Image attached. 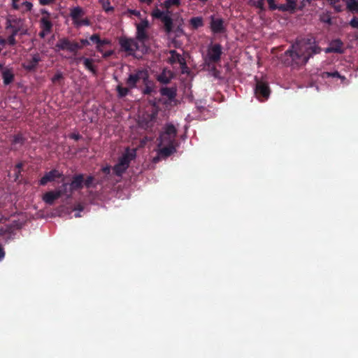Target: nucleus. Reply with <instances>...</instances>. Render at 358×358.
Segmentation results:
<instances>
[{
	"instance_id": "obj_1",
	"label": "nucleus",
	"mask_w": 358,
	"mask_h": 358,
	"mask_svg": "<svg viewBox=\"0 0 358 358\" xmlns=\"http://www.w3.org/2000/svg\"><path fill=\"white\" fill-rule=\"evenodd\" d=\"M320 52V48L317 46L313 38L302 39L292 45L291 49L285 52V55L290 57V61H286L288 65L295 64L303 65L307 63L309 58L315 54Z\"/></svg>"
},
{
	"instance_id": "obj_2",
	"label": "nucleus",
	"mask_w": 358,
	"mask_h": 358,
	"mask_svg": "<svg viewBox=\"0 0 358 358\" xmlns=\"http://www.w3.org/2000/svg\"><path fill=\"white\" fill-rule=\"evenodd\" d=\"M176 134L177 129L173 124H167L163 127L157 144L159 155L167 157L176 151Z\"/></svg>"
},
{
	"instance_id": "obj_3",
	"label": "nucleus",
	"mask_w": 358,
	"mask_h": 358,
	"mask_svg": "<svg viewBox=\"0 0 358 358\" xmlns=\"http://www.w3.org/2000/svg\"><path fill=\"white\" fill-rule=\"evenodd\" d=\"M136 149L127 148L119 159L117 164L113 168L115 174L118 176H122L128 169L130 162L136 158Z\"/></svg>"
},
{
	"instance_id": "obj_4",
	"label": "nucleus",
	"mask_w": 358,
	"mask_h": 358,
	"mask_svg": "<svg viewBox=\"0 0 358 358\" xmlns=\"http://www.w3.org/2000/svg\"><path fill=\"white\" fill-rule=\"evenodd\" d=\"M222 53V46L220 44H210L206 52L203 53V59L205 64L210 66L220 60Z\"/></svg>"
},
{
	"instance_id": "obj_5",
	"label": "nucleus",
	"mask_w": 358,
	"mask_h": 358,
	"mask_svg": "<svg viewBox=\"0 0 358 358\" xmlns=\"http://www.w3.org/2000/svg\"><path fill=\"white\" fill-rule=\"evenodd\" d=\"M121 48L129 54H133L136 51L142 53L147 52L145 44L140 43L136 38H121L120 40Z\"/></svg>"
},
{
	"instance_id": "obj_6",
	"label": "nucleus",
	"mask_w": 358,
	"mask_h": 358,
	"mask_svg": "<svg viewBox=\"0 0 358 358\" xmlns=\"http://www.w3.org/2000/svg\"><path fill=\"white\" fill-rule=\"evenodd\" d=\"M151 15L153 18L159 19L164 24L165 31L167 34H170L173 29L172 12L166 9L161 10L156 8L152 10Z\"/></svg>"
},
{
	"instance_id": "obj_7",
	"label": "nucleus",
	"mask_w": 358,
	"mask_h": 358,
	"mask_svg": "<svg viewBox=\"0 0 358 358\" xmlns=\"http://www.w3.org/2000/svg\"><path fill=\"white\" fill-rule=\"evenodd\" d=\"M148 79V73L146 70H138L135 73H130L126 80V83L129 88L133 89L136 87L138 82L143 81L146 84Z\"/></svg>"
},
{
	"instance_id": "obj_8",
	"label": "nucleus",
	"mask_w": 358,
	"mask_h": 358,
	"mask_svg": "<svg viewBox=\"0 0 358 358\" xmlns=\"http://www.w3.org/2000/svg\"><path fill=\"white\" fill-rule=\"evenodd\" d=\"M270 93L271 91L267 82L263 80L256 79L255 94L257 99L259 101H264L268 99Z\"/></svg>"
},
{
	"instance_id": "obj_9",
	"label": "nucleus",
	"mask_w": 358,
	"mask_h": 358,
	"mask_svg": "<svg viewBox=\"0 0 358 358\" xmlns=\"http://www.w3.org/2000/svg\"><path fill=\"white\" fill-rule=\"evenodd\" d=\"M135 25L136 27V38L140 43L145 44V41L148 39L147 29H148L150 24L148 19L144 17V19H141V21L139 23H136Z\"/></svg>"
},
{
	"instance_id": "obj_10",
	"label": "nucleus",
	"mask_w": 358,
	"mask_h": 358,
	"mask_svg": "<svg viewBox=\"0 0 358 358\" xmlns=\"http://www.w3.org/2000/svg\"><path fill=\"white\" fill-rule=\"evenodd\" d=\"M56 48L59 50H66L70 52H76L78 49L82 48V46L78 43L70 41L67 38H62L57 43Z\"/></svg>"
},
{
	"instance_id": "obj_11",
	"label": "nucleus",
	"mask_w": 358,
	"mask_h": 358,
	"mask_svg": "<svg viewBox=\"0 0 358 358\" xmlns=\"http://www.w3.org/2000/svg\"><path fill=\"white\" fill-rule=\"evenodd\" d=\"M23 24L24 22L21 18L9 16L7 18L6 29H10L11 32H14V35H17L22 29Z\"/></svg>"
},
{
	"instance_id": "obj_12",
	"label": "nucleus",
	"mask_w": 358,
	"mask_h": 358,
	"mask_svg": "<svg viewBox=\"0 0 358 358\" xmlns=\"http://www.w3.org/2000/svg\"><path fill=\"white\" fill-rule=\"evenodd\" d=\"M210 29L214 34H222L224 31V21L220 17H210Z\"/></svg>"
},
{
	"instance_id": "obj_13",
	"label": "nucleus",
	"mask_w": 358,
	"mask_h": 358,
	"mask_svg": "<svg viewBox=\"0 0 358 358\" xmlns=\"http://www.w3.org/2000/svg\"><path fill=\"white\" fill-rule=\"evenodd\" d=\"M12 7L15 10H17L22 13H25L32 9L33 4L27 1H21V0H18L16 2L15 1L12 3Z\"/></svg>"
},
{
	"instance_id": "obj_14",
	"label": "nucleus",
	"mask_w": 358,
	"mask_h": 358,
	"mask_svg": "<svg viewBox=\"0 0 358 358\" xmlns=\"http://www.w3.org/2000/svg\"><path fill=\"white\" fill-rule=\"evenodd\" d=\"M52 27V24L50 22V17H42V18L41 19V31L39 35L42 38H44L45 36H47L48 34L50 33Z\"/></svg>"
},
{
	"instance_id": "obj_15",
	"label": "nucleus",
	"mask_w": 358,
	"mask_h": 358,
	"mask_svg": "<svg viewBox=\"0 0 358 358\" xmlns=\"http://www.w3.org/2000/svg\"><path fill=\"white\" fill-rule=\"evenodd\" d=\"M343 42L340 39L333 40L332 41H331V43L329 45V47L327 48L324 51L326 53H342L343 52Z\"/></svg>"
},
{
	"instance_id": "obj_16",
	"label": "nucleus",
	"mask_w": 358,
	"mask_h": 358,
	"mask_svg": "<svg viewBox=\"0 0 358 358\" xmlns=\"http://www.w3.org/2000/svg\"><path fill=\"white\" fill-rule=\"evenodd\" d=\"M62 174L57 170H52L46 173L39 181L41 185H45L47 182L54 181L55 178H60Z\"/></svg>"
},
{
	"instance_id": "obj_17",
	"label": "nucleus",
	"mask_w": 358,
	"mask_h": 358,
	"mask_svg": "<svg viewBox=\"0 0 358 358\" xmlns=\"http://www.w3.org/2000/svg\"><path fill=\"white\" fill-rule=\"evenodd\" d=\"M61 196H62V192H58V190L50 191V192H46L43 196V200L47 204L52 205V204H53L55 200L57 199Z\"/></svg>"
},
{
	"instance_id": "obj_18",
	"label": "nucleus",
	"mask_w": 358,
	"mask_h": 358,
	"mask_svg": "<svg viewBox=\"0 0 358 358\" xmlns=\"http://www.w3.org/2000/svg\"><path fill=\"white\" fill-rule=\"evenodd\" d=\"M41 61V57L38 54H35L31 57V59L29 61H27L23 64V66L25 69L29 71L34 70L38 63Z\"/></svg>"
},
{
	"instance_id": "obj_19",
	"label": "nucleus",
	"mask_w": 358,
	"mask_h": 358,
	"mask_svg": "<svg viewBox=\"0 0 358 358\" xmlns=\"http://www.w3.org/2000/svg\"><path fill=\"white\" fill-rule=\"evenodd\" d=\"M83 15L84 10L80 6H76L71 9L70 16L73 20V24L77 22Z\"/></svg>"
},
{
	"instance_id": "obj_20",
	"label": "nucleus",
	"mask_w": 358,
	"mask_h": 358,
	"mask_svg": "<svg viewBox=\"0 0 358 358\" xmlns=\"http://www.w3.org/2000/svg\"><path fill=\"white\" fill-rule=\"evenodd\" d=\"M83 182V177L82 175L76 176L73 178L72 182L69 184V188L73 192L81 188Z\"/></svg>"
},
{
	"instance_id": "obj_21",
	"label": "nucleus",
	"mask_w": 358,
	"mask_h": 358,
	"mask_svg": "<svg viewBox=\"0 0 358 358\" xmlns=\"http://www.w3.org/2000/svg\"><path fill=\"white\" fill-rule=\"evenodd\" d=\"M171 57L169 58L171 63H179L181 65L185 64V59L180 55L177 53L175 50L170 51Z\"/></svg>"
},
{
	"instance_id": "obj_22",
	"label": "nucleus",
	"mask_w": 358,
	"mask_h": 358,
	"mask_svg": "<svg viewBox=\"0 0 358 358\" xmlns=\"http://www.w3.org/2000/svg\"><path fill=\"white\" fill-rule=\"evenodd\" d=\"M327 1L336 11L341 12L345 6L346 0H327Z\"/></svg>"
},
{
	"instance_id": "obj_23",
	"label": "nucleus",
	"mask_w": 358,
	"mask_h": 358,
	"mask_svg": "<svg viewBox=\"0 0 358 358\" xmlns=\"http://www.w3.org/2000/svg\"><path fill=\"white\" fill-rule=\"evenodd\" d=\"M2 77L5 85L10 84L13 79V75L10 70L3 69L2 71Z\"/></svg>"
},
{
	"instance_id": "obj_24",
	"label": "nucleus",
	"mask_w": 358,
	"mask_h": 358,
	"mask_svg": "<svg viewBox=\"0 0 358 358\" xmlns=\"http://www.w3.org/2000/svg\"><path fill=\"white\" fill-rule=\"evenodd\" d=\"M345 5L347 8L351 12H358V2L357 0H346Z\"/></svg>"
},
{
	"instance_id": "obj_25",
	"label": "nucleus",
	"mask_w": 358,
	"mask_h": 358,
	"mask_svg": "<svg viewBox=\"0 0 358 358\" xmlns=\"http://www.w3.org/2000/svg\"><path fill=\"white\" fill-rule=\"evenodd\" d=\"M58 192H62V196H64L66 198H70L73 192V191L69 188V183L63 184L62 189H58Z\"/></svg>"
},
{
	"instance_id": "obj_26",
	"label": "nucleus",
	"mask_w": 358,
	"mask_h": 358,
	"mask_svg": "<svg viewBox=\"0 0 358 358\" xmlns=\"http://www.w3.org/2000/svg\"><path fill=\"white\" fill-rule=\"evenodd\" d=\"M181 0H165L164 2L162 4V6L169 10L172 6H178L180 5Z\"/></svg>"
},
{
	"instance_id": "obj_27",
	"label": "nucleus",
	"mask_w": 358,
	"mask_h": 358,
	"mask_svg": "<svg viewBox=\"0 0 358 358\" xmlns=\"http://www.w3.org/2000/svg\"><path fill=\"white\" fill-rule=\"evenodd\" d=\"M189 22L193 28L197 29L203 26V18L201 17H195L190 19Z\"/></svg>"
},
{
	"instance_id": "obj_28",
	"label": "nucleus",
	"mask_w": 358,
	"mask_h": 358,
	"mask_svg": "<svg viewBox=\"0 0 358 358\" xmlns=\"http://www.w3.org/2000/svg\"><path fill=\"white\" fill-rule=\"evenodd\" d=\"M161 94L164 96H168L170 99H172L176 96V92L173 89L164 87L161 90Z\"/></svg>"
},
{
	"instance_id": "obj_29",
	"label": "nucleus",
	"mask_w": 358,
	"mask_h": 358,
	"mask_svg": "<svg viewBox=\"0 0 358 358\" xmlns=\"http://www.w3.org/2000/svg\"><path fill=\"white\" fill-rule=\"evenodd\" d=\"M79 59L83 61V64L86 69H87L88 70H90V71H92L93 73L95 72V70H94L93 64H92V63H93L92 59H89V58H84V57H80Z\"/></svg>"
},
{
	"instance_id": "obj_30",
	"label": "nucleus",
	"mask_w": 358,
	"mask_h": 358,
	"mask_svg": "<svg viewBox=\"0 0 358 358\" xmlns=\"http://www.w3.org/2000/svg\"><path fill=\"white\" fill-rule=\"evenodd\" d=\"M99 3L101 4L103 9L106 12H110L114 10V8L110 6L109 0H99Z\"/></svg>"
},
{
	"instance_id": "obj_31",
	"label": "nucleus",
	"mask_w": 358,
	"mask_h": 358,
	"mask_svg": "<svg viewBox=\"0 0 358 358\" xmlns=\"http://www.w3.org/2000/svg\"><path fill=\"white\" fill-rule=\"evenodd\" d=\"M129 87H123L121 84L117 85V91L118 93V96L124 97L125 96H127L129 93Z\"/></svg>"
},
{
	"instance_id": "obj_32",
	"label": "nucleus",
	"mask_w": 358,
	"mask_h": 358,
	"mask_svg": "<svg viewBox=\"0 0 358 358\" xmlns=\"http://www.w3.org/2000/svg\"><path fill=\"white\" fill-rule=\"evenodd\" d=\"M321 76L322 78H329V77L339 78L341 80H345V78L343 76H341L338 71H334L332 73L323 72L321 73Z\"/></svg>"
},
{
	"instance_id": "obj_33",
	"label": "nucleus",
	"mask_w": 358,
	"mask_h": 358,
	"mask_svg": "<svg viewBox=\"0 0 358 358\" xmlns=\"http://www.w3.org/2000/svg\"><path fill=\"white\" fill-rule=\"evenodd\" d=\"M99 42L100 43H99L98 45H96V50H97V51H99L100 52H103L102 48L104 45H110V41L107 38L100 39Z\"/></svg>"
},
{
	"instance_id": "obj_34",
	"label": "nucleus",
	"mask_w": 358,
	"mask_h": 358,
	"mask_svg": "<svg viewBox=\"0 0 358 358\" xmlns=\"http://www.w3.org/2000/svg\"><path fill=\"white\" fill-rule=\"evenodd\" d=\"M158 80L162 83H168L171 80V73L169 72V76H167L166 73L164 71L162 74L159 76Z\"/></svg>"
},
{
	"instance_id": "obj_35",
	"label": "nucleus",
	"mask_w": 358,
	"mask_h": 358,
	"mask_svg": "<svg viewBox=\"0 0 358 358\" xmlns=\"http://www.w3.org/2000/svg\"><path fill=\"white\" fill-rule=\"evenodd\" d=\"M134 15L136 16L141 21V19H144V17H142V15L139 10H134V9H128L125 13L124 15Z\"/></svg>"
},
{
	"instance_id": "obj_36",
	"label": "nucleus",
	"mask_w": 358,
	"mask_h": 358,
	"mask_svg": "<svg viewBox=\"0 0 358 358\" xmlns=\"http://www.w3.org/2000/svg\"><path fill=\"white\" fill-rule=\"evenodd\" d=\"M320 20L328 24H331V18L328 13H322L320 17Z\"/></svg>"
},
{
	"instance_id": "obj_37",
	"label": "nucleus",
	"mask_w": 358,
	"mask_h": 358,
	"mask_svg": "<svg viewBox=\"0 0 358 358\" xmlns=\"http://www.w3.org/2000/svg\"><path fill=\"white\" fill-rule=\"evenodd\" d=\"M90 22L87 19H80L77 22L74 24L75 26L79 27L81 26H89Z\"/></svg>"
},
{
	"instance_id": "obj_38",
	"label": "nucleus",
	"mask_w": 358,
	"mask_h": 358,
	"mask_svg": "<svg viewBox=\"0 0 358 358\" xmlns=\"http://www.w3.org/2000/svg\"><path fill=\"white\" fill-rule=\"evenodd\" d=\"M286 4L290 11H294L296 7V0H286Z\"/></svg>"
},
{
	"instance_id": "obj_39",
	"label": "nucleus",
	"mask_w": 358,
	"mask_h": 358,
	"mask_svg": "<svg viewBox=\"0 0 358 358\" xmlns=\"http://www.w3.org/2000/svg\"><path fill=\"white\" fill-rule=\"evenodd\" d=\"M250 3L255 6L257 8L262 9L264 8V0H257V1L251 0Z\"/></svg>"
},
{
	"instance_id": "obj_40",
	"label": "nucleus",
	"mask_w": 358,
	"mask_h": 358,
	"mask_svg": "<svg viewBox=\"0 0 358 358\" xmlns=\"http://www.w3.org/2000/svg\"><path fill=\"white\" fill-rule=\"evenodd\" d=\"M63 78V74L62 72L60 71H58L55 73V75L51 78L52 80V82L53 83H56L57 82L59 81L60 80H62Z\"/></svg>"
},
{
	"instance_id": "obj_41",
	"label": "nucleus",
	"mask_w": 358,
	"mask_h": 358,
	"mask_svg": "<svg viewBox=\"0 0 358 358\" xmlns=\"http://www.w3.org/2000/svg\"><path fill=\"white\" fill-rule=\"evenodd\" d=\"M100 38H99V36L98 34H93L90 36V40L92 42V43H94L96 44V45H98L100 41Z\"/></svg>"
},
{
	"instance_id": "obj_42",
	"label": "nucleus",
	"mask_w": 358,
	"mask_h": 358,
	"mask_svg": "<svg viewBox=\"0 0 358 358\" xmlns=\"http://www.w3.org/2000/svg\"><path fill=\"white\" fill-rule=\"evenodd\" d=\"M16 35H14V32H12L11 36H10L7 40L6 42H8L10 45H13L15 44V36Z\"/></svg>"
},
{
	"instance_id": "obj_43",
	"label": "nucleus",
	"mask_w": 358,
	"mask_h": 358,
	"mask_svg": "<svg viewBox=\"0 0 358 358\" xmlns=\"http://www.w3.org/2000/svg\"><path fill=\"white\" fill-rule=\"evenodd\" d=\"M350 24L354 28H358V18H352L350 22Z\"/></svg>"
},
{
	"instance_id": "obj_44",
	"label": "nucleus",
	"mask_w": 358,
	"mask_h": 358,
	"mask_svg": "<svg viewBox=\"0 0 358 358\" xmlns=\"http://www.w3.org/2000/svg\"><path fill=\"white\" fill-rule=\"evenodd\" d=\"M277 8H278L279 10H282V11H290V9L289 8H288L287 6V4L285 3V4H281L279 6H277Z\"/></svg>"
},
{
	"instance_id": "obj_45",
	"label": "nucleus",
	"mask_w": 358,
	"mask_h": 358,
	"mask_svg": "<svg viewBox=\"0 0 358 358\" xmlns=\"http://www.w3.org/2000/svg\"><path fill=\"white\" fill-rule=\"evenodd\" d=\"M269 7L271 10L277 8V6L275 4V0H267Z\"/></svg>"
},
{
	"instance_id": "obj_46",
	"label": "nucleus",
	"mask_w": 358,
	"mask_h": 358,
	"mask_svg": "<svg viewBox=\"0 0 358 358\" xmlns=\"http://www.w3.org/2000/svg\"><path fill=\"white\" fill-rule=\"evenodd\" d=\"M41 5H48L54 1V0H38Z\"/></svg>"
},
{
	"instance_id": "obj_47",
	"label": "nucleus",
	"mask_w": 358,
	"mask_h": 358,
	"mask_svg": "<svg viewBox=\"0 0 358 358\" xmlns=\"http://www.w3.org/2000/svg\"><path fill=\"white\" fill-rule=\"evenodd\" d=\"M92 181H93V178H92V176H89V177L86 179V180H85V185H86L87 187H90V185L92 184Z\"/></svg>"
},
{
	"instance_id": "obj_48",
	"label": "nucleus",
	"mask_w": 358,
	"mask_h": 358,
	"mask_svg": "<svg viewBox=\"0 0 358 358\" xmlns=\"http://www.w3.org/2000/svg\"><path fill=\"white\" fill-rule=\"evenodd\" d=\"M102 171L106 173V174H108L110 173V166H106L102 168Z\"/></svg>"
},
{
	"instance_id": "obj_49",
	"label": "nucleus",
	"mask_w": 358,
	"mask_h": 358,
	"mask_svg": "<svg viewBox=\"0 0 358 358\" xmlns=\"http://www.w3.org/2000/svg\"><path fill=\"white\" fill-rule=\"evenodd\" d=\"M41 14L43 15V17H50V13L47 10L41 9Z\"/></svg>"
},
{
	"instance_id": "obj_50",
	"label": "nucleus",
	"mask_w": 358,
	"mask_h": 358,
	"mask_svg": "<svg viewBox=\"0 0 358 358\" xmlns=\"http://www.w3.org/2000/svg\"><path fill=\"white\" fill-rule=\"evenodd\" d=\"M80 43H82L83 45H90V42L87 39H81Z\"/></svg>"
},
{
	"instance_id": "obj_51",
	"label": "nucleus",
	"mask_w": 358,
	"mask_h": 358,
	"mask_svg": "<svg viewBox=\"0 0 358 358\" xmlns=\"http://www.w3.org/2000/svg\"><path fill=\"white\" fill-rule=\"evenodd\" d=\"M101 53L103 54V56L104 57H108L113 54V51H108V52H103Z\"/></svg>"
},
{
	"instance_id": "obj_52",
	"label": "nucleus",
	"mask_w": 358,
	"mask_h": 358,
	"mask_svg": "<svg viewBox=\"0 0 358 358\" xmlns=\"http://www.w3.org/2000/svg\"><path fill=\"white\" fill-rule=\"evenodd\" d=\"M160 157H164L162 155H159V153L157 152V156L156 157H154L153 162H155V163L158 162L159 161Z\"/></svg>"
},
{
	"instance_id": "obj_53",
	"label": "nucleus",
	"mask_w": 358,
	"mask_h": 358,
	"mask_svg": "<svg viewBox=\"0 0 358 358\" xmlns=\"http://www.w3.org/2000/svg\"><path fill=\"white\" fill-rule=\"evenodd\" d=\"M4 257V252H3V250L1 247V245H0V261Z\"/></svg>"
},
{
	"instance_id": "obj_54",
	"label": "nucleus",
	"mask_w": 358,
	"mask_h": 358,
	"mask_svg": "<svg viewBox=\"0 0 358 358\" xmlns=\"http://www.w3.org/2000/svg\"><path fill=\"white\" fill-rule=\"evenodd\" d=\"M141 3H145L147 4H150L152 0H139Z\"/></svg>"
},
{
	"instance_id": "obj_55",
	"label": "nucleus",
	"mask_w": 358,
	"mask_h": 358,
	"mask_svg": "<svg viewBox=\"0 0 358 358\" xmlns=\"http://www.w3.org/2000/svg\"><path fill=\"white\" fill-rule=\"evenodd\" d=\"M6 41L5 39H3V38H0V45H5V44H6Z\"/></svg>"
},
{
	"instance_id": "obj_56",
	"label": "nucleus",
	"mask_w": 358,
	"mask_h": 358,
	"mask_svg": "<svg viewBox=\"0 0 358 358\" xmlns=\"http://www.w3.org/2000/svg\"><path fill=\"white\" fill-rule=\"evenodd\" d=\"M72 138H75V139H78L79 138V136L78 135H76V134H73L71 136Z\"/></svg>"
},
{
	"instance_id": "obj_57",
	"label": "nucleus",
	"mask_w": 358,
	"mask_h": 358,
	"mask_svg": "<svg viewBox=\"0 0 358 358\" xmlns=\"http://www.w3.org/2000/svg\"><path fill=\"white\" fill-rule=\"evenodd\" d=\"M200 1L203 2V3H205L207 1V0H199Z\"/></svg>"
},
{
	"instance_id": "obj_58",
	"label": "nucleus",
	"mask_w": 358,
	"mask_h": 358,
	"mask_svg": "<svg viewBox=\"0 0 358 358\" xmlns=\"http://www.w3.org/2000/svg\"><path fill=\"white\" fill-rule=\"evenodd\" d=\"M0 69H3V65L0 64Z\"/></svg>"
},
{
	"instance_id": "obj_59",
	"label": "nucleus",
	"mask_w": 358,
	"mask_h": 358,
	"mask_svg": "<svg viewBox=\"0 0 358 358\" xmlns=\"http://www.w3.org/2000/svg\"><path fill=\"white\" fill-rule=\"evenodd\" d=\"M20 166H21V164H17V167L18 169H19V168H20Z\"/></svg>"
},
{
	"instance_id": "obj_60",
	"label": "nucleus",
	"mask_w": 358,
	"mask_h": 358,
	"mask_svg": "<svg viewBox=\"0 0 358 358\" xmlns=\"http://www.w3.org/2000/svg\"><path fill=\"white\" fill-rule=\"evenodd\" d=\"M76 217H80V215L78 213L75 214Z\"/></svg>"
},
{
	"instance_id": "obj_61",
	"label": "nucleus",
	"mask_w": 358,
	"mask_h": 358,
	"mask_svg": "<svg viewBox=\"0 0 358 358\" xmlns=\"http://www.w3.org/2000/svg\"><path fill=\"white\" fill-rule=\"evenodd\" d=\"M18 141V138H16L15 141L17 142Z\"/></svg>"
},
{
	"instance_id": "obj_62",
	"label": "nucleus",
	"mask_w": 358,
	"mask_h": 358,
	"mask_svg": "<svg viewBox=\"0 0 358 358\" xmlns=\"http://www.w3.org/2000/svg\"><path fill=\"white\" fill-rule=\"evenodd\" d=\"M357 2H358V0H357Z\"/></svg>"
}]
</instances>
